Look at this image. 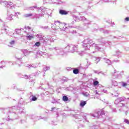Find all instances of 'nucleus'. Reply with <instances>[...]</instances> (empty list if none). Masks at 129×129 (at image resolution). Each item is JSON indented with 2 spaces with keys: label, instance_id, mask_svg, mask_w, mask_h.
I'll return each mask as SVG.
<instances>
[{
  "label": "nucleus",
  "instance_id": "nucleus-1",
  "mask_svg": "<svg viewBox=\"0 0 129 129\" xmlns=\"http://www.w3.org/2000/svg\"><path fill=\"white\" fill-rule=\"evenodd\" d=\"M101 44H100V43L95 44L93 41L89 40V48H90V47H94L95 50H97V51H100V50H101L103 45H105V46H108L109 45V46H110L111 45V42H102Z\"/></svg>",
  "mask_w": 129,
  "mask_h": 129
},
{
  "label": "nucleus",
  "instance_id": "nucleus-2",
  "mask_svg": "<svg viewBox=\"0 0 129 129\" xmlns=\"http://www.w3.org/2000/svg\"><path fill=\"white\" fill-rule=\"evenodd\" d=\"M24 109L21 107H18V106H14L10 109L9 110V113H12V115H15L17 116L18 114H20L21 113H24Z\"/></svg>",
  "mask_w": 129,
  "mask_h": 129
},
{
  "label": "nucleus",
  "instance_id": "nucleus-3",
  "mask_svg": "<svg viewBox=\"0 0 129 129\" xmlns=\"http://www.w3.org/2000/svg\"><path fill=\"white\" fill-rule=\"evenodd\" d=\"M124 100H125V98L123 97L118 98L115 100L114 103L115 104H117L118 107H125V108H128L125 104L123 103H121L122 101H124Z\"/></svg>",
  "mask_w": 129,
  "mask_h": 129
},
{
  "label": "nucleus",
  "instance_id": "nucleus-4",
  "mask_svg": "<svg viewBox=\"0 0 129 129\" xmlns=\"http://www.w3.org/2000/svg\"><path fill=\"white\" fill-rule=\"evenodd\" d=\"M55 26H58L59 28H52V30H61V31H66L67 29H68L67 27L65 25V24L60 23L59 21H56L54 22Z\"/></svg>",
  "mask_w": 129,
  "mask_h": 129
},
{
  "label": "nucleus",
  "instance_id": "nucleus-5",
  "mask_svg": "<svg viewBox=\"0 0 129 129\" xmlns=\"http://www.w3.org/2000/svg\"><path fill=\"white\" fill-rule=\"evenodd\" d=\"M55 52L54 54L56 56H63L64 54H65V51H64V49L60 47H55L53 48Z\"/></svg>",
  "mask_w": 129,
  "mask_h": 129
},
{
  "label": "nucleus",
  "instance_id": "nucleus-6",
  "mask_svg": "<svg viewBox=\"0 0 129 129\" xmlns=\"http://www.w3.org/2000/svg\"><path fill=\"white\" fill-rule=\"evenodd\" d=\"M74 117L76 118V119H79V121H82L83 120V122H85V121H88L87 119H86V116H83V114H75L73 115Z\"/></svg>",
  "mask_w": 129,
  "mask_h": 129
},
{
  "label": "nucleus",
  "instance_id": "nucleus-7",
  "mask_svg": "<svg viewBox=\"0 0 129 129\" xmlns=\"http://www.w3.org/2000/svg\"><path fill=\"white\" fill-rule=\"evenodd\" d=\"M105 114V111L103 110V109H102L101 110H99L97 113L96 115H94V114H92V116H94V117H98V118H100V117H102V115H104Z\"/></svg>",
  "mask_w": 129,
  "mask_h": 129
},
{
  "label": "nucleus",
  "instance_id": "nucleus-8",
  "mask_svg": "<svg viewBox=\"0 0 129 129\" xmlns=\"http://www.w3.org/2000/svg\"><path fill=\"white\" fill-rule=\"evenodd\" d=\"M13 17H14V14H13V10H12L11 9L8 10L6 17L7 20H9V21H13V20H14Z\"/></svg>",
  "mask_w": 129,
  "mask_h": 129
},
{
  "label": "nucleus",
  "instance_id": "nucleus-9",
  "mask_svg": "<svg viewBox=\"0 0 129 129\" xmlns=\"http://www.w3.org/2000/svg\"><path fill=\"white\" fill-rule=\"evenodd\" d=\"M29 10H31V11H34L35 9H36L38 10V12H42V13H45L46 12V8L44 7H37V6H34L33 7H30L28 8Z\"/></svg>",
  "mask_w": 129,
  "mask_h": 129
},
{
  "label": "nucleus",
  "instance_id": "nucleus-10",
  "mask_svg": "<svg viewBox=\"0 0 129 129\" xmlns=\"http://www.w3.org/2000/svg\"><path fill=\"white\" fill-rule=\"evenodd\" d=\"M39 13H41V14H34V17L35 18V19H40V18H42L44 17V15H47L48 14V13L47 12V9L45 8V12H43L42 11H38Z\"/></svg>",
  "mask_w": 129,
  "mask_h": 129
},
{
  "label": "nucleus",
  "instance_id": "nucleus-11",
  "mask_svg": "<svg viewBox=\"0 0 129 129\" xmlns=\"http://www.w3.org/2000/svg\"><path fill=\"white\" fill-rule=\"evenodd\" d=\"M46 49L45 48L43 49V47L42 48V51L39 50L37 52V54H38V55H40V56H41L42 57H43L44 58L48 56V53L45 51Z\"/></svg>",
  "mask_w": 129,
  "mask_h": 129
},
{
  "label": "nucleus",
  "instance_id": "nucleus-12",
  "mask_svg": "<svg viewBox=\"0 0 129 129\" xmlns=\"http://www.w3.org/2000/svg\"><path fill=\"white\" fill-rule=\"evenodd\" d=\"M78 50V45H70V52L71 53H74V52H77Z\"/></svg>",
  "mask_w": 129,
  "mask_h": 129
},
{
  "label": "nucleus",
  "instance_id": "nucleus-13",
  "mask_svg": "<svg viewBox=\"0 0 129 129\" xmlns=\"http://www.w3.org/2000/svg\"><path fill=\"white\" fill-rule=\"evenodd\" d=\"M82 45L85 48V50H89V39L84 40Z\"/></svg>",
  "mask_w": 129,
  "mask_h": 129
},
{
  "label": "nucleus",
  "instance_id": "nucleus-14",
  "mask_svg": "<svg viewBox=\"0 0 129 129\" xmlns=\"http://www.w3.org/2000/svg\"><path fill=\"white\" fill-rule=\"evenodd\" d=\"M73 18H74V20L76 22L77 20H80V21H82L83 22L84 21H86V18L84 16H81L80 18L76 16V15H73Z\"/></svg>",
  "mask_w": 129,
  "mask_h": 129
},
{
  "label": "nucleus",
  "instance_id": "nucleus-15",
  "mask_svg": "<svg viewBox=\"0 0 129 129\" xmlns=\"http://www.w3.org/2000/svg\"><path fill=\"white\" fill-rule=\"evenodd\" d=\"M112 76H113V78H120V72L115 70L114 72L112 73Z\"/></svg>",
  "mask_w": 129,
  "mask_h": 129
},
{
  "label": "nucleus",
  "instance_id": "nucleus-16",
  "mask_svg": "<svg viewBox=\"0 0 129 129\" xmlns=\"http://www.w3.org/2000/svg\"><path fill=\"white\" fill-rule=\"evenodd\" d=\"M21 52L23 53L24 56H28L29 54H31V53H32V51H29L27 49H22Z\"/></svg>",
  "mask_w": 129,
  "mask_h": 129
},
{
  "label": "nucleus",
  "instance_id": "nucleus-17",
  "mask_svg": "<svg viewBox=\"0 0 129 129\" xmlns=\"http://www.w3.org/2000/svg\"><path fill=\"white\" fill-rule=\"evenodd\" d=\"M96 31H97V32L99 31L100 32H102V33H104V34H109V33H110V31L108 30L104 31V29H103V28L98 29L96 30Z\"/></svg>",
  "mask_w": 129,
  "mask_h": 129
},
{
  "label": "nucleus",
  "instance_id": "nucleus-18",
  "mask_svg": "<svg viewBox=\"0 0 129 129\" xmlns=\"http://www.w3.org/2000/svg\"><path fill=\"white\" fill-rule=\"evenodd\" d=\"M15 58L18 60H21L23 58V55L19 53H17L15 54Z\"/></svg>",
  "mask_w": 129,
  "mask_h": 129
},
{
  "label": "nucleus",
  "instance_id": "nucleus-19",
  "mask_svg": "<svg viewBox=\"0 0 129 129\" xmlns=\"http://www.w3.org/2000/svg\"><path fill=\"white\" fill-rule=\"evenodd\" d=\"M59 13L60 15H68V12L64 10H60L59 11Z\"/></svg>",
  "mask_w": 129,
  "mask_h": 129
},
{
  "label": "nucleus",
  "instance_id": "nucleus-20",
  "mask_svg": "<svg viewBox=\"0 0 129 129\" xmlns=\"http://www.w3.org/2000/svg\"><path fill=\"white\" fill-rule=\"evenodd\" d=\"M52 4H57L58 5H61V4H63V2L61 0H52Z\"/></svg>",
  "mask_w": 129,
  "mask_h": 129
},
{
  "label": "nucleus",
  "instance_id": "nucleus-21",
  "mask_svg": "<svg viewBox=\"0 0 129 129\" xmlns=\"http://www.w3.org/2000/svg\"><path fill=\"white\" fill-rule=\"evenodd\" d=\"M103 59L104 60V62H105V63H107L108 65H110V64H111V61L109 59L105 58H103Z\"/></svg>",
  "mask_w": 129,
  "mask_h": 129
},
{
  "label": "nucleus",
  "instance_id": "nucleus-22",
  "mask_svg": "<svg viewBox=\"0 0 129 129\" xmlns=\"http://www.w3.org/2000/svg\"><path fill=\"white\" fill-rule=\"evenodd\" d=\"M87 102L85 101H82L80 104L81 107H84L86 105Z\"/></svg>",
  "mask_w": 129,
  "mask_h": 129
},
{
  "label": "nucleus",
  "instance_id": "nucleus-23",
  "mask_svg": "<svg viewBox=\"0 0 129 129\" xmlns=\"http://www.w3.org/2000/svg\"><path fill=\"white\" fill-rule=\"evenodd\" d=\"M26 67H28V68H29V69H31V68H37V66H34V65H31V64H26Z\"/></svg>",
  "mask_w": 129,
  "mask_h": 129
},
{
  "label": "nucleus",
  "instance_id": "nucleus-24",
  "mask_svg": "<svg viewBox=\"0 0 129 129\" xmlns=\"http://www.w3.org/2000/svg\"><path fill=\"white\" fill-rule=\"evenodd\" d=\"M36 37V38H38V39H39V40H43V38H44V36L41 34H37Z\"/></svg>",
  "mask_w": 129,
  "mask_h": 129
},
{
  "label": "nucleus",
  "instance_id": "nucleus-25",
  "mask_svg": "<svg viewBox=\"0 0 129 129\" xmlns=\"http://www.w3.org/2000/svg\"><path fill=\"white\" fill-rule=\"evenodd\" d=\"M129 84V82H127V83H124L123 82H121V85L123 87H125V86H126L127 85H128Z\"/></svg>",
  "mask_w": 129,
  "mask_h": 129
},
{
  "label": "nucleus",
  "instance_id": "nucleus-26",
  "mask_svg": "<svg viewBox=\"0 0 129 129\" xmlns=\"http://www.w3.org/2000/svg\"><path fill=\"white\" fill-rule=\"evenodd\" d=\"M64 50L66 52H70V45H68V46H67L65 47Z\"/></svg>",
  "mask_w": 129,
  "mask_h": 129
},
{
  "label": "nucleus",
  "instance_id": "nucleus-27",
  "mask_svg": "<svg viewBox=\"0 0 129 129\" xmlns=\"http://www.w3.org/2000/svg\"><path fill=\"white\" fill-rule=\"evenodd\" d=\"M33 16V14H26L23 15L24 18H30V17H32Z\"/></svg>",
  "mask_w": 129,
  "mask_h": 129
},
{
  "label": "nucleus",
  "instance_id": "nucleus-28",
  "mask_svg": "<svg viewBox=\"0 0 129 129\" xmlns=\"http://www.w3.org/2000/svg\"><path fill=\"white\" fill-rule=\"evenodd\" d=\"M62 100L64 102L68 101L69 100V99L68 98V97L67 96H63L62 97Z\"/></svg>",
  "mask_w": 129,
  "mask_h": 129
},
{
  "label": "nucleus",
  "instance_id": "nucleus-29",
  "mask_svg": "<svg viewBox=\"0 0 129 129\" xmlns=\"http://www.w3.org/2000/svg\"><path fill=\"white\" fill-rule=\"evenodd\" d=\"M73 73L74 74H78L79 73V70L77 69H75L73 70Z\"/></svg>",
  "mask_w": 129,
  "mask_h": 129
},
{
  "label": "nucleus",
  "instance_id": "nucleus-30",
  "mask_svg": "<svg viewBox=\"0 0 129 129\" xmlns=\"http://www.w3.org/2000/svg\"><path fill=\"white\" fill-rule=\"evenodd\" d=\"M77 52L78 54H79V55H80V56H83L84 55V51H76Z\"/></svg>",
  "mask_w": 129,
  "mask_h": 129
},
{
  "label": "nucleus",
  "instance_id": "nucleus-31",
  "mask_svg": "<svg viewBox=\"0 0 129 129\" xmlns=\"http://www.w3.org/2000/svg\"><path fill=\"white\" fill-rule=\"evenodd\" d=\"M95 63H96V64L100 61V57H95Z\"/></svg>",
  "mask_w": 129,
  "mask_h": 129
},
{
  "label": "nucleus",
  "instance_id": "nucleus-32",
  "mask_svg": "<svg viewBox=\"0 0 129 129\" xmlns=\"http://www.w3.org/2000/svg\"><path fill=\"white\" fill-rule=\"evenodd\" d=\"M27 39H28V40H32L34 38V36L33 35H28L26 36Z\"/></svg>",
  "mask_w": 129,
  "mask_h": 129
},
{
  "label": "nucleus",
  "instance_id": "nucleus-33",
  "mask_svg": "<svg viewBox=\"0 0 129 129\" xmlns=\"http://www.w3.org/2000/svg\"><path fill=\"white\" fill-rule=\"evenodd\" d=\"M24 78L25 79H29V78H32V75L28 76L27 75H24Z\"/></svg>",
  "mask_w": 129,
  "mask_h": 129
},
{
  "label": "nucleus",
  "instance_id": "nucleus-34",
  "mask_svg": "<svg viewBox=\"0 0 129 129\" xmlns=\"http://www.w3.org/2000/svg\"><path fill=\"white\" fill-rule=\"evenodd\" d=\"M43 3L44 4H53V2H50V0H44Z\"/></svg>",
  "mask_w": 129,
  "mask_h": 129
},
{
  "label": "nucleus",
  "instance_id": "nucleus-35",
  "mask_svg": "<svg viewBox=\"0 0 129 129\" xmlns=\"http://www.w3.org/2000/svg\"><path fill=\"white\" fill-rule=\"evenodd\" d=\"M40 45H41L40 42H37L34 44V47H40Z\"/></svg>",
  "mask_w": 129,
  "mask_h": 129
},
{
  "label": "nucleus",
  "instance_id": "nucleus-36",
  "mask_svg": "<svg viewBox=\"0 0 129 129\" xmlns=\"http://www.w3.org/2000/svg\"><path fill=\"white\" fill-rule=\"evenodd\" d=\"M25 30H28L29 31H33V29H32L31 27L29 26H25Z\"/></svg>",
  "mask_w": 129,
  "mask_h": 129
},
{
  "label": "nucleus",
  "instance_id": "nucleus-37",
  "mask_svg": "<svg viewBox=\"0 0 129 129\" xmlns=\"http://www.w3.org/2000/svg\"><path fill=\"white\" fill-rule=\"evenodd\" d=\"M41 42L43 43V45H46L47 44V41L45 38L41 39Z\"/></svg>",
  "mask_w": 129,
  "mask_h": 129
},
{
  "label": "nucleus",
  "instance_id": "nucleus-38",
  "mask_svg": "<svg viewBox=\"0 0 129 129\" xmlns=\"http://www.w3.org/2000/svg\"><path fill=\"white\" fill-rule=\"evenodd\" d=\"M44 71L46 72V71H48V70H50V67H45L43 68Z\"/></svg>",
  "mask_w": 129,
  "mask_h": 129
},
{
  "label": "nucleus",
  "instance_id": "nucleus-39",
  "mask_svg": "<svg viewBox=\"0 0 129 129\" xmlns=\"http://www.w3.org/2000/svg\"><path fill=\"white\" fill-rule=\"evenodd\" d=\"M112 84L114 86H117V82L115 81H112Z\"/></svg>",
  "mask_w": 129,
  "mask_h": 129
},
{
  "label": "nucleus",
  "instance_id": "nucleus-40",
  "mask_svg": "<svg viewBox=\"0 0 129 129\" xmlns=\"http://www.w3.org/2000/svg\"><path fill=\"white\" fill-rule=\"evenodd\" d=\"M37 98L35 96H32V98H31V101H36L37 100Z\"/></svg>",
  "mask_w": 129,
  "mask_h": 129
},
{
  "label": "nucleus",
  "instance_id": "nucleus-41",
  "mask_svg": "<svg viewBox=\"0 0 129 129\" xmlns=\"http://www.w3.org/2000/svg\"><path fill=\"white\" fill-rule=\"evenodd\" d=\"M99 82L98 81H95L93 82V85L94 86H97V85H98Z\"/></svg>",
  "mask_w": 129,
  "mask_h": 129
},
{
  "label": "nucleus",
  "instance_id": "nucleus-42",
  "mask_svg": "<svg viewBox=\"0 0 129 129\" xmlns=\"http://www.w3.org/2000/svg\"><path fill=\"white\" fill-rule=\"evenodd\" d=\"M94 72L96 74H100V73H101V74H102L103 75H105V74H104V73H101L100 72H98V71H94Z\"/></svg>",
  "mask_w": 129,
  "mask_h": 129
},
{
  "label": "nucleus",
  "instance_id": "nucleus-43",
  "mask_svg": "<svg viewBox=\"0 0 129 129\" xmlns=\"http://www.w3.org/2000/svg\"><path fill=\"white\" fill-rule=\"evenodd\" d=\"M104 2H105V3H113V4H114V1L112 0H104Z\"/></svg>",
  "mask_w": 129,
  "mask_h": 129
},
{
  "label": "nucleus",
  "instance_id": "nucleus-44",
  "mask_svg": "<svg viewBox=\"0 0 129 129\" xmlns=\"http://www.w3.org/2000/svg\"><path fill=\"white\" fill-rule=\"evenodd\" d=\"M97 127H98V126H95V125H93V126H90V129H97Z\"/></svg>",
  "mask_w": 129,
  "mask_h": 129
},
{
  "label": "nucleus",
  "instance_id": "nucleus-45",
  "mask_svg": "<svg viewBox=\"0 0 129 129\" xmlns=\"http://www.w3.org/2000/svg\"><path fill=\"white\" fill-rule=\"evenodd\" d=\"M83 95L84 96H86V97H88V96H89V93L87 92L83 93Z\"/></svg>",
  "mask_w": 129,
  "mask_h": 129
},
{
  "label": "nucleus",
  "instance_id": "nucleus-46",
  "mask_svg": "<svg viewBox=\"0 0 129 129\" xmlns=\"http://www.w3.org/2000/svg\"><path fill=\"white\" fill-rule=\"evenodd\" d=\"M115 55L116 56H118L119 55H120V52L119 51H118V50H117L115 51Z\"/></svg>",
  "mask_w": 129,
  "mask_h": 129
},
{
  "label": "nucleus",
  "instance_id": "nucleus-47",
  "mask_svg": "<svg viewBox=\"0 0 129 129\" xmlns=\"http://www.w3.org/2000/svg\"><path fill=\"white\" fill-rule=\"evenodd\" d=\"M18 15H20V12H15L14 16L16 18H19V16H18Z\"/></svg>",
  "mask_w": 129,
  "mask_h": 129
},
{
  "label": "nucleus",
  "instance_id": "nucleus-48",
  "mask_svg": "<svg viewBox=\"0 0 129 129\" xmlns=\"http://www.w3.org/2000/svg\"><path fill=\"white\" fill-rule=\"evenodd\" d=\"M70 33H71L72 34H75V33H76V30H72V29H70Z\"/></svg>",
  "mask_w": 129,
  "mask_h": 129
},
{
  "label": "nucleus",
  "instance_id": "nucleus-49",
  "mask_svg": "<svg viewBox=\"0 0 129 129\" xmlns=\"http://www.w3.org/2000/svg\"><path fill=\"white\" fill-rule=\"evenodd\" d=\"M15 43H16V41L15 40H12L10 42V45H15Z\"/></svg>",
  "mask_w": 129,
  "mask_h": 129
},
{
  "label": "nucleus",
  "instance_id": "nucleus-50",
  "mask_svg": "<svg viewBox=\"0 0 129 129\" xmlns=\"http://www.w3.org/2000/svg\"><path fill=\"white\" fill-rule=\"evenodd\" d=\"M31 118L32 119H34L35 118H35H36V119H38V117H36V116H35L34 115H31Z\"/></svg>",
  "mask_w": 129,
  "mask_h": 129
},
{
  "label": "nucleus",
  "instance_id": "nucleus-51",
  "mask_svg": "<svg viewBox=\"0 0 129 129\" xmlns=\"http://www.w3.org/2000/svg\"><path fill=\"white\" fill-rule=\"evenodd\" d=\"M124 122H125V123H127V124H129V120L127 119H125L124 120Z\"/></svg>",
  "mask_w": 129,
  "mask_h": 129
},
{
  "label": "nucleus",
  "instance_id": "nucleus-52",
  "mask_svg": "<svg viewBox=\"0 0 129 129\" xmlns=\"http://www.w3.org/2000/svg\"><path fill=\"white\" fill-rule=\"evenodd\" d=\"M45 39L46 40V41L48 42V41H49V40H51V37L48 36Z\"/></svg>",
  "mask_w": 129,
  "mask_h": 129
},
{
  "label": "nucleus",
  "instance_id": "nucleus-53",
  "mask_svg": "<svg viewBox=\"0 0 129 129\" xmlns=\"http://www.w3.org/2000/svg\"><path fill=\"white\" fill-rule=\"evenodd\" d=\"M23 98H21L20 100V104H23V103H24V102H23Z\"/></svg>",
  "mask_w": 129,
  "mask_h": 129
},
{
  "label": "nucleus",
  "instance_id": "nucleus-54",
  "mask_svg": "<svg viewBox=\"0 0 129 129\" xmlns=\"http://www.w3.org/2000/svg\"><path fill=\"white\" fill-rule=\"evenodd\" d=\"M81 127H84V125L83 124H80V125H79V128H80Z\"/></svg>",
  "mask_w": 129,
  "mask_h": 129
},
{
  "label": "nucleus",
  "instance_id": "nucleus-55",
  "mask_svg": "<svg viewBox=\"0 0 129 129\" xmlns=\"http://www.w3.org/2000/svg\"><path fill=\"white\" fill-rule=\"evenodd\" d=\"M73 20H74V21H73L71 22V25H74V24L75 23V22H76V21H75V20H74V18H73Z\"/></svg>",
  "mask_w": 129,
  "mask_h": 129
},
{
  "label": "nucleus",
  "instance_id": "nucleus-56",
  "mask_svg": "<svg viewBox=\"0 0 129 129\" xmlns=\"http://www.w3.org/2000/svg\"><path fill=\"white\" fill-rule=\"evenodd\" d=\"M125 21H126V22H128L129 21V17H127L125 18Z\"/></svg>",
  "mask_w": 129,
  "mask_h": 129
},
{
  "label": "nucleus",
  "instance_id": "nucleus-57",
  "mask_svg": "<svg viewBox=\"0 0 129 129\" xmlns=\"http://www.w3.org/2000/svg\"><path fill=\"white\" fill-rule=\"evenodd\" d=\"M91 64V63L88 61L87 63V66H88H88H90Z\"/></svg>",
  "mask_w": 129,
  "mask_h": 129
},
{
  "label": "nucleus",
  "instance_id": "nucleus-58",
  "mask_svg": "<svg viewBox=\"0 0 129 129\" xmlns=\"http://www.w3.org/2000/svg\"><path fill=\"white\" fill-rule=\"evenodd\" d=\"M7 5H8L9 6H12V5H13V3L8 2L7 3Z\"/></svg>",
  "mask_w": 129,
  "mask_h": 129
},
{
  "label": "nucleus",
  "instance_id": "nucleus-59",
  "mask_svg": "<svg viewBox=\"0 0 129 129\" xmlns=\"http://www.w3.org/2000/svg\"><path fill=\"white\" fill-rule=\"evenodd\" d=\"M42 29H48V26L41 27Z\"/></svg>",
  "mask_w": 129,
  "mask_h": 129
},
{
  "label": "nucleus",
  "instance_id": "nucleus-60",
  "mask_svg": "<svg viewBox=\"0 0 129 129\" xmlns=\"http://www.w3.org/2000/svg\"><path fill=\"white\" fill-rule=\"evenodd\" d=\"M24 30V28H20V29H16V31H23Z\"/></svg>",
  "mask_w": 129,
  "mask_h": 129
},
{
  "label": "nucleus",
  "instance_id": "nucleus-61",
  "mask_svg": "<svg viewBox=\"0 0 129 129\" xmlns=\"http://www.w3.org/2000/svg\"><path fill=\"white\" fill-rule=\"evenodd\" d=\"M112 111H113V112H116V109L113 108V109H112Z\"/></svg>",
  "mask_w": 129,
  "mask_h": 129
},
{
  "label": "nucleus",
  "instance_id": "nucleus-62",
  "mask_svg": "<svg viewBox=\"0 0 129 129\" xmlns=\"http://www.w3.org/2000/svg\"><path fill=\"white\" fill-rule=\"evenodd\" d=\"M108 129H113V128H112V126H108Z\"/></svg>",
  "mask_w": 129,
  "mask_h": 129
},
{
  "label": "nucleus",
  "instance_id": "nucleus-63",
  "mask_svg": "<svg viewBox=\"0 0 129 129\" xmlns=\"http://www.w3.org/2000/svg\"><path fill=\"white\" fill-rule=\"evenodd\" d=\"M114 39H118V36H113Z\"/></svg>",
  "mask_w": 129,
  "mask_h": 129
},
{
  "label": "nucleus",
  "instance_id": "nucleus-64",
  "mask_svg": "<svg viewBox=\"0 0 129 129\" xmlns=\"http://www.w3.org/2000/svg\"><path fill=\"white\" fill-rule=\"evenodd\" d=\"M119 60H114L113 61V62H119Z\"/></svg>",
  "mask_w": 129,
  "mask_h": 129
}]
</instances>
